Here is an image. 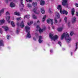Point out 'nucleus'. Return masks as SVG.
I'll list each match as a JSON object with an SVG mask.
<instances>
[{
	"mask_svg": "<svg viewBox=\"0 0 78 78\" xmlns=\"http://www.w3.org/2000/svg\"><path fill=\"white\" fill-rule=\"evenodd\" d=\"M64 38L65 39L68 43H69L70 41H71V38L69 37V35L67 32L64 33L61 36V40H62Z\"/></svg>",
	"mask_w": 78,
	"mask_h": 78,
	"instance_id": "f257e3e1",
	"label": "nucleus"
},
{
	"mask_svg": "<svg viewBox=\"0 0 78 78\" xmlns=\"http://www.w3.org/2000/svg\"><path fill=\"white\" fill-rule=\"evenodd\" d=\"M25 29L26 30V31L27 34V37L30 38V37H31V35H30V30H30V27L28 26H26Z\"/></svg>",
	"mask_w": 78,
	"mask_h": 78,
	"instance_id": "f03ea898",
	"label": "nucleus"
},
{
	"mask_svg": "<svg viewBox=\"0 0 78 78\" xmlns=\"http://www.w3.org/2000/svg\"><path fill=\"white\" fill-rule=\"evenodd\" d=\"M49 37L52 40H53L54 41L55 40L58 39V36L55 35L54 36H53V35L51 34H50Z\"/></svg>",
	"mask_w": 78,
	"mask_h": 78,
	"instance_id": "7ed1b4c3",
	"label": "nucleus"
},
{
	"mask_svg": "<svg viewBox=\"0 0 78 78\" xmlns=\"http://www.w3.org/2000/svg\"><path fill=\"white\" fill-rule=\"evenodd\" d=\"M55 23H54L56 25V23H58V21L56 20V19H59L60 18V15L59 14V13L57 12H56L55 13Z\"/></svg>",
	"mask_w": 78,
	"mask_h": 78,
	"instance_id": "20e7f679",
	"label": "nucleus"
},
{
	"mask_svg": "<svg viewBox=\"0 0 78 78\" xmlns=\"http://www.w3.org/2000/svg\"><path fill=\"white\" fill-rule=\"evenodd\" d=\"M37 28L38 30L40 33H42L44 31H45L46 30V27H44L42 29H41L40 27L38 25L37 26Z\"/></svg>",
	"mask_w": 78,
	"mask_h": 78,
	"instance_id": "39448f33",
	"label": "nucleus"
},
{
	"mask_svg": "<svg viewBox=\"0 0 78 78\" xmlns=\"http://www.w3.org/2000/svg\"><path fill=\"white\" fill-rule=\"evenodd\" d=\"M62 5L63 6H67L68 3H67V0H62Z\"/></svg>",
	"mask_w": 78,
	"mask_h": 78,
	"instance_id": "423d86ee",
	"label": "nucleus"
},
{
	"mask_svg": "<svg viewBox=\"0 0 78 78\" xmlns=\"http://www.w3.org/2000/svg\"><path fill=\"white\" fill-rule=\"evenodd\" d=\"M47 22L48 23H51V25H53V19H49L47 20Z\"/></svg>",
	"mask_w": 78,
	"mask_h": 78,
	"instance_id": "0eeeda50",
	"label": "nucleus"
},
{
	"mask_svg": "<svg viewBox=\"0 0 78 78\" xmlns=\"http://www.w3.org/2000/svg\"><path fill=\"white\" fill-rule=\"evenodd\" d=\"M57 9L60 10L61 14H62V7L61 5L58 6Z\"/></svg>",
	"mask_w": 78,
	"mask_h": 78,
	"instance_id": "6e6552de",
	"label": "nucleus"
},
{
	"mask_svg": "<svg viewBox=\"0 0 78 78\" xmlns=\"http://www.w3.org/2000/svg\"><path fill=\"white\" fill-rule=\"evenodd\" d=\"M37 7H35V8H34L33 10V11L35 14H39V12H40L39 11H38V12H37V11H36V10H37Z\"/></svg>",
	"mask_w": 78,
	"mask_h": 78,
	"instance_id": "1a4fd4ad",
	"label": "nucleus"
},
{
	"mask_svg": "<svg viewBox=\"0 0 78 78\" xmlns=\"http://www.w3.org/2000/svg\"><path fill=\"white\" fill-rule=\"evenodd\" d=\"M20 8H22L24 6V5L23 4V0H21V2L20 5Z\"/></svg>",
	"mask_w": 78,
	"mask_h": 78,
	"instance_id": "9d476101",
	"label": "nucleus"
},
{
	"mask_svg": "<svg viewBox=\"0 0 78 78\" xmlns=\"http://www.w3.org/2000/svg\"><path fill=\"white\" fill-rule=\"evenodd\" d=\"M42 37L41 36H40L39 37V43H42Z\"/></svg>",
	"mask_w": 78,
	"mask_h": 78,
	"instance_id": "9b49d317",
	"label": "nucleus"
},
{
	"mask_svg": "<svg viewBox=\"0 0 78 78\" xmlns=\"http://www.w3.org/2000/svg\"><path fill=\"white\" fill-rule=\"evenodd\" d=\"M3 28H4L5 29V31H7L8 30H9L8 27L7 26H2Z\"/></svg>",
	"mask_w": 78,
	"mask_h": 78,
	"instance_id": "f8f14e48",
	"label": "nucleus"
},
{
	"mask_svg": "<svg viewBox=\"0 0 78 78\" xmlns=\"http://www.w3.org/2000/svg\"><path fill=\"white\" fill-rule=\"evenodd\" d=\"M20 26L21 28H23V27H24L25 25H24V24L23 23V21L21 22L20 24Z\"/></svg>",
	"mask_w": 78,
	"mask_h": 78,
	"instance_id": "ddd939ff",
	"label": "nucleus"
},
{
	"mask_svg": "<svg viewBox=\"0 0 78 78\" xmlns=\"http://www.w3.org/2000/svg\"><path fill=\"white\" fill-rule=\"evenodd\" d=\"M10 7L11 8H13V7H15V4L13 2H11L10 5Z\"/></svg>",
	"mask_w": 78,
	"mask_h": 78,
	"instance_id": "4468645a",
	"label": "nucleus"
},
{
	"mask_svg": "<svg viewBox=\"0 0 78 78\" xmlns=\"http://www.w3.org/2000/svg\"><path fill=\"white\" fill-rule=\"evenodd\" d=\"M9 19H10V16H8L6 17V20L8 22V23H10L11 21L9 20Z\"/></svg>",
	"mask_w": 78,
	"mask_h": 78,
	"instance_id": "2eb2a0df",
	"label": "nucleus"
},
{
	"mask_svg": "<svg viewBox=\"0 0 78 78\" xmlns=\"http://www.w3.org/2000/svg\"><path fill=\"white\" fill-rule=\"evenodd\" d=\"M44 4H45V2L44 1L41 0L40 2V5L43 6V5H44Z\"/></svg>",
	"mask_w": 78,
	"mask_h": 78,
	"instance_id": "dca6fc26",
	"label": "nucleus"
},
{
	"mask_svg": "<svg viewBox=\"0 0 78 78\" xmlns=\"http://www.w3.org/2000/svg\"><path fill=\"white\" fill-rule=\"evenodd\" d=\"M41 10L42 14H44L45 13V10H44V8H41Z\"/></svg>",
	"mask_w": 78,
	"mask_h": 78,
	"instance_id": "f3484780",
	"label": "nucleus"
},
{
	"mask_svg": "<svg viewBox=\"0 0 78 78\" xmlns=\"http://www.w3.org/2000/svg\"><path fill=\"white\" fill-rule=\"evenodd\" d=\"M5 20H0V24L1 25V24H2V23H4L5 22Z\"/></svg>",
	"mask_w": 78,
	"mask_h": 78,
	"instance_id": "a211bd4d",
	"label": "nucleus"
},
{
	"mask_svg": "<svg viewBox=\"0 0 78 78\" xmlns=\"http://www.w3.org/2000/svg\"><path fill=\"white\" fill-rule=\"evenodd\" d=\"M76 18L75 17H74L72 19V22L73 23H74L76 21Z\"/></svg>",
	"mask_w": 78,
	"mask_h": 78,
	"instance_id": "6ab92c4d",
	"label": "nucleus"
},
{
	"mask_svg": "<svg viewBox=\"0 0 78 78\" xmlns=\"http://www.w3.org/2000/svg\"><path fill=\"white\" fill-rule=\"evenodd\" d=\"M27 6L28 7V8H31L32 7V5H31V4H27Z\"/></svg>",
	"mask_w": 78,
	"mask_h": 78,
	"instance_id": "aec40b11",
	"label": "nucleus"
},
{
	"mask_svg": "<svg viewBox=\"0 0 78 78\" xmlns=\"http://www.w3.org/2000/svg\"><path fill=\"white\" fill-rule=\"evenodd\" d=\"M14 14H15V15H16V16H20V13L17 12H15L14 13Z\"/></svg>",
	"mask_w": 78,
	"mask_h": 78,
	"instance_id": "412c9836",
	"label": "nucleus"
},
{
	"mask_svg": "<svg viewBox=\"0 0 78 78\" xmlns=\"http://www.w3.org/2000/svg\"><path fill=\"white\" fill-rule=\"evenodd\" d=\"M75 12V9L74 8H73L72 10V16L74 15V13Z\"/></svg>",
	"mask_w": 78,
	"mask_h": 78,
	"instance_id": "4be33fe9",
	"label": "nucleus"
},
{
	"mask_svg": "<svg viewBox=\"0 0 78 78\" xmlns=\"http://www.w3.org/2000/svg\"><path fill=\"white\" fill-rule=\"evenodd\" d=\"M67 12L65 10H63L62 11V14H65L66 15H67Z\"/></svg>",
	"mask_w": 78,
	"mask_h": 78,
	"instance_id": "5701e85b",
	"label": "nucleus"
},
{
	"mask_svg": "<svg viewBox=\"0 0 78 78\" xmlns=\"http://www.w3.org/2000/svg\"><path fill=\"white\" fill-rule=\"evenodd\" d=\"M5 9H2L1 10H0V12L3 14V13H4V11Z\"/></svg>",
	"mask_w": 78,
	"mask_h": 78,
	"instance_id": "b1692460",
	"label": "nucleus"
},
{
	"mask_svg": "<svg viewBox=\"0 0 78 78\" xmlns=\"http://www.w3.org/2000/svg\"><path fill=\"white\" fill-rule=\"evenodd\" d=\"M11 24L13 27H15V23H14V22L13 21H12L11 22Z\"/></svg>",
	"mask_w": 78,
	"mask_h": 78,
	"instance_id": "393cba45",
	"label": "nucleus"
},
{
	"mask_svg": "<svg viewBox=\"0 0 78 78\" xmlns=\"http://www.w3.org/2000/svg\"><path fill=\"white\" fill-rule=\"evenodd\" d=\"M0 45L1 46H4L3 43V41L2 40H1L0 41Z\"/></svg>",
	"mask_w": 78,
	"mask_h": 78,
	"instance_id": "a878e982",
	"label": "nucleus"
},
{
	"mask_svg": "<svg viewBox=\"0 0 78 78\" xmlns=\"http://www.w3.org/2000/svg\"><path fill=\"white\" fill-rule=\"evenodd\" d=\"M37 5V2H34L32 3V5L33 6H36Z\"/></svg>",
	"mask_w": 78,
	"mask_h": 78,
	"instance_id": "bb28decb",
	"label": "nucleus"
},
{
	"mask_svg": "<svg viewBox=\"0 0 78 78\" xmlns=\"http://www.w3.org/2000/svg\"><path fill=\"white\" fill-rule=\"evenodd\" d=\"M32 17L33 19H37V17L35 16V15L34 14H33L32 15Z\"/></svg>",
	"mask_w": 78,
	"mask_h": 78,
	"instance_id": "cd10ccee",
	"label": "nucleus"
},
{
	"mask_svg": "<svg viewBox=\"0 0 78 78\" xmlns=\"http://www.w3.org/2000/svg\"><path fill=\"white\" fill-rule=\"evenodd\" d=\"M62 29H63V27L59 28H58V31H61L62 30Z\"/></svg>",
	"mask_w": 78,
	"mask_h": 78,
	"instance_id": "c85d7f7f",
	"label": "nucleus"
},
{
	"mask_svg": "<svg viewBox=\"0 0 78 78\" xmlns=\"http://www.w3.org/2000/svg\"><path fill=\"white\" fill-rule=\"evenodd\" d=\"M46 17H47V16L45 15L44 16L43 18L42 22H44V21H45V18H46Z\"/></svg>",
	"mask_w": 78,
	"mask_h": 78,
	"instance_id": "c756f323",
	"label": "nucleus"
},
{
	"mask_svg": "<svg viewBox=\"0 0 78 78\" xmlns=\"http://www.w3.org/2000/svg\"><path fill=\"white\" fill-rule=\"evenodd\" d=\"M30 17V16L29 15H26L24 16V18H29V17Z\"/></svg>",
	"mask_w": 78,
	"mask_h": 78,
	"instance_id": "7c9ffc66",
	"label": "nucleus"
},
{
	"mask_svg": "<svg viewBox=\"0 0 78 78\" xmlns=\"http://www.w3.org/2000/svg\"><path fill=\"white\" fill-rule=\"evenodd\" d=\"M22 19V18L20 17L19 18H18L16 19L17 20H18V21H19V20H20Z\"/></svg>",
	"mask_w": 78,
	"mask_h": 78,
	"instance_id": "2f4dec72",
	"label": "nucleus"
},
{
	"mask_svg": "<svg viewBox=\"0 0 78 78\" xmlns=\"http://www.w3.org/2000/svg\"><path fill=\"white\" fill-rule=\"evenodd\" d=\"M12 0H5V2L6 3H8L9 2H10V1Z\"/></svg>",
	"mask_w": 78,
	"mask_h": 78,
	"instance_id": "473e14b6",
	"label": "nucleus"
},
{
	"mask_svg": "<svg viewBox=\"0 0 78 78\" xmlns=\"http://www.w3.org/2000/svg\"><path fill=\"white\" fill-rule=\"evenodd\" d=\"M32 23H33V21H30V24L29 23H27L28 25H31V24H32Z\"/></svg>",
	"mask_w": 78,
	"mask_h": 78,
	"instance_id": "72a5a7b5",
	"label": "nucleus"
},
{
	"mask_svg": "<svg viewBox=\"0 0 78 78\" xmlns=\"http://www.w3.org/2000/svg\"><path fill=\"white\" fill-rule=\"evenodd\" d=\"M73 32L72 31L70 32V36H72L73 35Z\"/></svg>",
	"mask_w": 78,
	"mask_h": 78,
	"instance_id": "f704fd0d",
	"label": "nucleus"
},
{
	"mask_svg": "<svg viewBox=\"0 0 78 78\" xmlns=\"http://www.w3.org/2000/svg\"><path fill=\"white\" fill-rule=\"evenodd\" d=\"M78 44V43L77 42L76 43V49H77V48H78V45H77V44Z\"/></svg>",
	"mask_w": 78,
	"mask_h": 78,
	"instance_id": "c9c22d12",
	"label": "nucleus"
},
{
	"mask_svg": "<svg viewBox=\"0 0 78 78\" xmlns=\"http://www.w3.org/2000/svg\"><path fill=\"white\" fill-rule=\"evenodd\" d=\"M26 1L27 2H31L32 0H26Z\"/></svg>",
	"mask_w": 78,
	"mask_h": 78,
	"instance_id": "e433bc0d",
	"label": "nucleus"
},
{
	"mask_svg": "<svg viewBox=\"0 0 78 78\" xmlns=\"http://www.w3.org/2000/svg\"><path fill=\"white\" fill-rule=\"evenodd\" d=\"M64 20L65 22H67V17H65L64 18Z\"/></svg>",
	"mask_w": 78,
	"mask_h": 78,
	"instance_id": "4c0bfd02",
	"label": "nucleus"
},
{
	"mask_svg": "<svg viewBox=\"0 0 78 78\" xmlns=\"http://www.w3.org/2000/svg\"><path fill=\"white\" fill-rule=\"evenodd\" d=\"M75 5L76 7H78V4L77 3H75Z\"/></svg>",
	"mask_w": 78,
	"mask_h": 78,
	"instance_id": "58836bf2",
	"label": "nucleus"
},
{
	"mask_svg": "<svg viewBox=\"0 0 78 78\" xmlns=\"http://www.w3.org/2000/svg\"><path fill=\"white\" fill-rule=\"evenodd\" d=\"M9 15V13L8 12H6V15Z\"/></svg>",
	"mask_w": 78,
	"mask_h": 78,
	"instance_id": "ea45409f",
	"label": "nucleus"
},
{
	"mask_svg": "<svg viewBox=\"0 0 78 78\" xmlns=\"http://www.w3.org/2000/svg\"><path fill=\"white\" fill-rule=\"evenodd\" d=\"M9 37H10V36H9L8 35H7V39H9Z\"/></svg>",
	"mask_w": 78,
	"mask_h": 78,
	"instance_id": "a19ab883",
	"label": "nucleus"
},
{
	"mask_svg": "<svg viewBox=\"0 0 78 78\" xmlns=\"http://www.w3.org/2000/svg\"><path fill=\"white\" fill-rule=\"evenodd\" d=\"M58 44L60 45V46H61V43L60 41L58 42Z\"/></svg>",
	"mask_w": 78,
	"mask_h": 78,
	"instance_id": "79ce46f5",
	"label": "nucleus"
},
{
	"mask_svg": "<svg viewBox=\"0 0 78 78\" xmlns=\"http://www.w3.org/2000/svg\"><path fill=\"white\" fill-rule=\"evenodd\" d=\"M35 36L36 37H37V36H38V34H35Z\"/></svg>",
	"mask_w": 78,
	"mask_h": 78,
	"instance_id": "37998d69",
	"label": "nucleus"
},
{
	"mask_svg": "<svg viewBox=\"0 0 78 78\" xmlns=\"http://www.w3.org/2000/svg\"><path fill=\"white\" fill-rule=\"evenodd\" d=\"M76 16H78V12H76Z\"/></svg>",
	"mask_w": 78,
	"mask_h": 78,
	"instance_id": "c03bdc74",
	"label": "nucleus"
},
{
	"mask_svg": "<svg viewBox=\"0 0 78 78\" xmlns=\"http://www.w3.org/2000/svg\"><path fill=\"white\" fill-rule=\"evenodd\" d=\"M40 22V21H39V20H38L37 22V23H39Z\"/></svg>",
	"mask_w": 78,
	"mask_h": 78,
	"instance_id": "a18cd8bd",
	"label": "nucleus"
},
{
	"mask_svg": "<svg viewBox=\"0 0 78 78\" xmlns=\"http://www.w3.org/2000/svg\"><path fill=\"white\" fill-rule=\"evenodd\" d=\"M2 13L0 12V16H2Z\"/></svg>",
	"mask_w": 78,
	"mask_h": 78,
	"instance_id": "49530a36",
	"label": "nucleus"
},
{
	"mask_svg": "<svg viewBox=\"0 0 78 78\" xmlns=\"http://www.w3.org/2000/svg\"><path fill=\"white\" fill-rule=\"evenodd\" d=\"M0 33H2V30H0Z\"/></svg>",
	"mask_w": 78,
	"mask_h": 78,
	"instance_id": "de8ad7c7",
	"label": "nucleus"
},
{
	"mask_svg": "<svg viewBox=\"0 0 78 78\" xmlns=\"http://www.w3.org/2000/svg\"><path fill=\"white\" fill-rule=\"evenodd\" d=\"M19 32V30H17L16 31V33H18Z\"/></svg>",
	"mask_w": 78,
	"mask_h": 78,
	"instance_id": "09e8293b",
	"label": "nucleus"
},
{
	"mask_svg": "<svg viewBox=\"0 0 78 78\" xmlns=\"http://www.w3.org/2000/svg\"><path fill=\"white\" fill-rule=\"evenodd\" d=\"M33 39H34V41H36V39L34 37V38H33Z\"/></svg>",
	"mask_w": 78,
	"mask_h": 78,
	"instance_id": "8fccbe9b",
	"label": "nucleus"
},
{
	"mask_svg": "<svg viewBox=\"0 0 78 78\" xmlns=\"http://www.w3.org/2000/svg\"><path fill=\"white\" fill-rule=\"evenodd\" d=\"M52 28H53V29H54L55 28V27H54V26H53Z\"/></svg>",
	"mask_w": 78,
	"mask_h": 78,
	"instance_id": "3c124183",
	"label": "nucleus"
},
{
	"mask_svg": "<svg viewBox=\"0 0 78 78\" xmlns=\"http://www.w3.org/2000/svg\"><path fill=\"white\" fill-rule=\"evenodd\" d=\"M19 23H17V25H19Z\"/></svg>",
	"mask_w": 78,
	"mask_h": 78,
	"instance_id": "603ef678",
	"label": "nucleus"
},
{
	"mask_svg": "<svg viewBox=\"0 0 78 78\" xmlns=\"http://www.w3.org/2000/svg\"><path fill=\"white\" fill-rule=\"evenodd\" d=\"M22 9H23L22 8H21V9H20L21 11H22Z\"/></svg>",
	"mask_w": 78,
	"mask_h": 78,
	"instance_id": "864d4df0",
	"label": "nucleus"
},
{
	"mask_svg": "<svg viewBox=\"0 0 78 78\" xmlns=\"http://www.w3.org/2000/svg\"><path fill=\"white\" fill-rule=\"evenodd\" d=\"M71 55H72V52H71Z\"/></svg>",
	"mask_w": 78,
	"mask_h": 78,
	"instance_id": "5fc2aeb1",
	"label": "nucleus"
},
{
	"mask_svg": "<svg viewBox=\"0 0 78 78\" xmlns=\"http://www.w3.org/2000/svg\"><path fill=\"white\" fill-rule=\"evenodd\" d=\"M50 51H51V52H52V50H51Z\"/></svg>",
	"mask_w": 78,
	"mask_h": 78,
	"instance_id": "6e6d98bb",
	"label": "nucleus"
},
{
	"mask_svg": "<svg viewBox=\"0 0 78 78\" xmlns=\"http://www.w3.org/2000/svg\"><path fill=\"white\" fill-rule=\"evenodd\" d=\"M50 29V27H49V29Z\"/></svg>",
	"mask_w": 78,
	"mask_h": 78,
	"instance_id": "4d7b16f0",
	"label": "nucleus"
},
{
	"mask_svg": "<svg viewBox=\"0 0 78 78\" xmlns=\"http://www.w3.org/2000/svg\"><path fill=\"white\" fill-rule=\"evenodd\" d=\"M61 20H60V22Z\"/></svg>",
	"mask_w": 78,
	"mask_h": 78,
	"instance_id": "13d9d810",
	"label": "nucleus"
}]
</instances>
